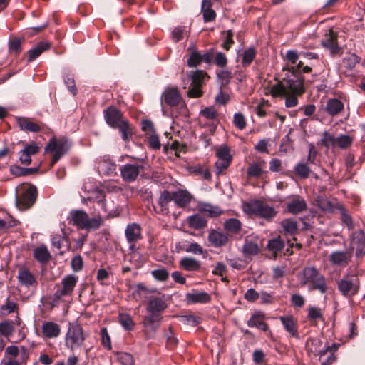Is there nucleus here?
Masks as SVG:
<instances>
[{
    "label": "nucleus",
    "mask_w": 365,
    "mask_h": 365,
    "mask_svg": "<svg viewBox=\"0 0 365 365\" xmlns=\"http://www.w3.org/2000/svg\"><path fill=\"white\" fill-rule=\"evenodd\" d=\"M13 322L12 321H4L0 323V333L6 336L9 337L13 332Z\"/></svg>",
    "instance_id": "3c124183"
},
{
    "label": "nucleus",
    "mask_w": 365,
    "mask_h": 365,
    "mask_svg": "<svg viewBox=\"0 0 365 365\" xmlns=\"http://www.w3.org/2000/svg\"><path fill=\"white\" fill-rule=\"evenodd\" d=\"M279 319L284 328V329L290 334L293 337L298 338L299 334L297 331V323L294 318L290 316H282Z\"/></svg>",
    "instance_id": "a878e982"
},
{
    "label": "nucleus",
    "mask_w": 365,
    "mask_h": 365,
    "mask_svg": "<svg viewBox=\"0 0 365 365\" xmlns=\"http://www.w3.org/2000/svg\"><path fill=\"white\" fill-rule=\"evenodd\" d=\"M78 282V277L74 274H68L62 279L61 287L54 293V299L58 300L66 296H71Z\"/></svg>",
    "instance_id": "f8f14e48"
},
{
    "label": "nucleus",
    "mask_w": 365,
    "mask_h": 365,
    "mask_svg": "<svg viewBox=\"0 0 365 365\" xmlns=\"http://www.w3.org/2000/svg\"><path fill=\"white\" fill-rule=\"evenodd\" d=\"M317 205L323 211L332 212L333 205L330 201L322 197H319L317 199Z\"/></svg>",
    "instance_id": "4d7b16f0"
},
{
    "label": "nucleus",
    "mask_w": 365,
    "mask_h": 365,
    "mask_svg": "<svg viewBox=\"0 0 365 365\" xmlns=\"http://www.w3.org/2000/svg\"><path fill=\"white\" fill-rule=\"evenodd\" d=\"M264 314L262 312H256L252 315L247 321V325L250 327H256L260 330L266 331L268 329L267 325L263 322Z\"/></svg>",
    "instance_id": "c85d7f7f"
},
{
    "label": "nucleus",
    "mask_w": 365,
    "mask_h": 365,
    "mask_svg": "<svg viewBox=\"0 0 365 365\" xmlns=\"http://www.w3.org/2000/svg\"><path fill=\"white\" fill-rule=\"evenodd\" d=\"M117 165L110 158H104L99 160L98 164V170L101 175L106 176H114L117 174L116 173Z\"/></svg>",
    "instance_id": "2eb2a0df"
},
{
    "label": "nucleus",
    "mask_w": 365,
    "mask_h": 365,
    "mask_svg": "<svg viewBox=\"0 0 365 365\" xmlns=\"http://www.w3.org/2000/svg\"><path fill=\"white\" fill-rule=\"evenodd\" d=\"M116 128H118L119 132L121 134L122 138L124 141L129 140L131 137V130L130 126L126 120H122L120 124L117 125Z\"/></svg>",
    "instance_id": "49530a36"
},
{
    "label": "nucleus",
    "mask_w": 365,
    "mask_h": 365,
    "mask_svg": "<svg viewBox=\"0 0 365 365\" xmlns=\"http://www.w3.org/2000/svg\"><path fill=\"white\" fill-rule=\"evenodd\" d=\"M117 359L123 365H133L134 364L133 356L127 352L118 353Z\"/></svg>",
    "instance_id": "864d4df0"
},
{
    "label": "nucleus",
    "mask_w": 365,
    "mask_h": 365,
    "mask_svg": "<svg viewBox=\"0 0 365 365\" xmlns=\"http://www.w3.org/2000/svg\"><path fill=\"white\" fill-rule=\"evenodd\" d=\"M352 255L348 251H334L330 254L329 259L331 264L344 267L350 261Z\"/></svg>",
    "instance_id": "ddd939ff"
},
{
    "label": "nucleus",
    "mask_w": 365,
    "mask_h": 365,
    "mask_svg": "<svg viewBox=\"0 0 365 365\" xmlns=\"http://www.w3.org/2000/svg\"><path fill=\"white\" fill-rule=\"evenodd\" d=\"M200 115L208 120L215 119L217 113L213 107H207L200 111Z\"/></svg>",
    "instance_id": "e2e57ef3"
},
{
    "label": "nucleus",
    "mask_w": 365,
    "mask_h": 365,
    "mask_svg": "<svg viewBox=\"0 0 365 365\" xmlns=\"http://www.w3.org/2000/svg\"><path fill=\"white\" fill-rule=\"evenodd\" d=\"M16 303L10 301L9 298L6 299V303L3 304L0 308V312L3 315H7L15 311L16 309Z\"/></svg>",
    "instance_id": "603ef678"
},
{
    "label": "nucleus",
    "mask_w": 365,
    "mask_h": 365,
    "mask_svg": "<svg viewBox=\"0 0 365 365\" xmlns=\"http://www.w3.org/2000/svg\"><path fill=\"white\" fill-rule=\"evenodd\" d=\"M224 227L226 230L230 232L237 233L241 230L242 224L239 220L236 218H230L225 222Z\"/></svg>",
    "instance_id": "a19ab883"
},
{
    "label": "nucleus",
    "mask_w": 365,
    "mask_h": 365,
    "mask_svg": "<svg viewBox=\"0 0 365 365\" xmlns=\"http://www.w3.org/2000/svg\"><path fill=\"white\" fill-rule=\"evenodd\" d=\"M180 266L187 272H197L201 268L200 261L191 257H184L179 262Z\"/></svg>",
    "instance_id": "393cba45"
},
{
    "label": "nucleus",
    "mask_w": 365,
    "mask_h": 365,
    "mask_svg": "<svg viewBox=\"0 0 365 365\" xmlns=\"http://www.w3.org/2000/svg\"><path fill=\"white\" fill-rule=\"evenodd\" d=\"M281 225L286 235H294L297 232L298 226L294 220L288 218L282 221Z\"/></svg>",
    "instance_id": "4c0bfd02"
},
{
    "label": "nucleus",
    "mask_w": 365,
    "mask_h": 365,
    "mask_svg": "<svg viewBox=\"0 0 365 365\" xmlns=\"http://www.w3.org/2000/svg\"><path fill=\"white\" fill-rule=\"evenodd\" d=\"M227 235L220 231L210 230L208 235V241L215 247L223 246L227 242Z\"/></svg>",
    "instance_id": "412c9836"
},
{
    "label": "nucleus",
    "mask_w": 365,
    "mask_h": 365,
    "mask_svg": "<svg viewBox=\"0 0 365 365\" xmlns=\"http://www.w3.org/2000/svg\"><path fill=\"white\" fill-rule=\"evenodd\" d=\"M219 160L231 161L232 157L230 154V150L226 147H222L217 150L216 153Z\"/></svg>",
    "instance_id": "0e129e2a"
},
{
    "label": "nucleus",
    "mask_w": 365,
    "mask_h": 365,
    "mask_svg": "<svg viewBox=\"0 0 365 365\" xmlns=\"http://www.w3.org/2000/svg\"><path fill=\"white\" fill-rule=\"evenodd\" d=\"M336 138L332 134L328 132H324L321 139L322 145L327 148L336 147Z\"/></svg>",
    "instance_id": "8fccbe9b"
},
{
    "label": "nucleus",
    "mask_w": 365,
    "mask_h": 365,
    "mask_svg": "<svg viewBox=\"0 0 365 365\" xmlns=\"http://www.w3.org/2000/svg\"><path fill=\"white\" fill-rule=\"evenodd\" d=\"M9 51L17 54L21 51V41L19 38H15L10 41L9 46Z\"/></svg>",
    "instance_id": "774afa93"
},
{
    "label": "nucleus",
    "mask_w": 365,
    "mask_h": 365,
    "mask_svg": "<svg viewBox=\"0 0 365 365\" xmlns=\"http://www.w3.org/2000/svg\"><path fill=\"white\" fill-rule=\"evenodd\" d=\"M302 285L310 284V289L325 294L328 290L326 278L314 266L306 267L297 274Z\"/></svg>",
    "instance_id": "7ed1b4c3"
},
{
    "label": "nucleus",
    "mask_w": 365,
    "mask_h": 365,
    "mask_svg": "<svg viewBox=\"0 0 365 365\" xmlns=\"http://www.w3.org/2000/svg\"><path fill=\"white\" fill-rule=\"evenodd\" d=\"M173 201L179 207H186L191 201L192 196L186 190H180L173 193Z\"/></svg>",
    "instance_id": "b1692460"
},
{
    "label": "nucleus",
    "mask_w": 365,
    "mask_h": 365,
    "mask_svg": "<svg viewBox=\"0 0 365 365\" xmlns=\"http://www.w3.org/2000/svg\"><path fill=\"white\" fill-rule=\"evenodd\" d=\"M18 279L20 283L24 286L29 287L36 284L33 274L27 269H21L19 272Z\"/></svg>",
    "instance_id": "e433bc0d"
},
{
    "label": "nucleus",
    "mask_w": 365,
    "mask_h": 365,
    "mask_svg": "<svg viewBox=\"0 0 365 365\" xmlns=\"http://www.w3.org/2000/svg\"><path fill=\"white\" fill-rule=\"evenodd\" d=\"M202 63L201 54L198 51H191L187 65L190 67H196Z\"/></svg>",
    "instance_id": "bf43d9fd"
},
{
    "label": "nucleus",
    "mask_w": 365,
    "mask_h": 365,
    "mask_svg": "<svg viewBox=\"0 0 365 365\" xmlns=\"http://www.w3.org/2000/svg\"><path fill=\"white\" fill-rule=\"evenodd\" d=\"M287 211L294 215L301 213L307 210L306 201L300 196H294L287 202Z\"/></svg>",
    "instance_id": "4468645a"
},
{
    "label": "nucleus",
    "mask_w": 365,
    "mask_h": 365,
    "mask_svg": "<svg viewBox=\"0 0 365 365\" xmlns=\"http://www.w3.org/2000/svg\"><path fill=\"white\" fill-rule=\"evenodd\" d=\"M205 75V73L201 70L187 73V84L190 81L187 91V96L190 98H199L202 95L201 87Z\"/></svg>",
    "instance_id": "0eeeda50"
},
{
    "label": "nucleus",
    "mask_w": 365,
    "mask_h": 365,
    "mask_svg": "<svg viewBox=\"0 0 365 365\" xmlns=\"http://www.w3.org/2000/svg\"><path fill=\"white\" fill-rule=\"evenodd\" d=\"M36 196V187L29 185L23 190L22 192L16 195V205L21 210L29 209L34 204Z\"/></svg>",
    "instance_id": "9d476101"
},
{
    "label": "nucleus",
    "mask_w": 365,
    "mask_h": 365,
    "mask_svg": "<svg viewBox=\"0 0 365 365\" xmlns=\"http://www.w3.org/2000/svg\"><path fill=\"white\" fill-rule=\"evenodd\" d=\"M162 98L165 103L170 106H175L181 100V96L176 88H167L163 93Z\"/></svg>",
    "instance_id": "5701e85b"
},
{
    "label": "nucleus",
    "mask_w": 365,
    "mask_h": 365,
    "mask_svg": "<svg viewBox=\"0 0 365 365\" xmlns=\"http://www.w3.org/2000/svg\"><path fill=\"white\" fill-rule=\"evenodd\" d=\"M294 170L302 178H308L311 173L309 168L302 163L297 164L294 168Z\"/></svg>",
    "instance_id": "09e8293b"
},
{
    "label": "nucleus",
    "mask_w": 365,
    "mask_h": 365,
    "mask_svg": "<svg viewBox=\"0 0 365 365\" xmlns=\"http://www.w3.org/2000/svg\"><path fill=\"white\" fill-rule=\"evenodd\" d=\"M101 336L102 345L108 350H110L112 345L110 338L106 328L103 327L101 329Z\"/></svg>",
    "instance_id": "13d9d810"
},
{
    "label": "nucleus",
    "mask_w": 365,
    "mask_h": 365,
    "mask_svg": "<svg viewBox=\"0 0 365 365\" xmlns=\"http://www.w3.org/2000/svg\"><path fill=\"white\" fill-rule=\"evenodd\" d=\"M119 322L126 330H132L134 327V322L128 314L122 313L119 314Z\"/></svg>",
    "instance_id": "de8ad7c7"
},
{
    "label": "nucleus",
    "mask_w": 365,
    "mask_h": 365,
    "mask_svg": "<svg viewBox=\"0 0 365 365\" xmlns=\"http://www.w3.org/2000/svg\"><path fill=\"white\" fill-rule=\"evenodd\" d=\"M69 142L64 138L52 139L45 148V152L52 153L53 154L51 160V166H53L63 155H65L69 148Z\"/></svg>",
    "instance_id": "1a4fd4ad"
},
{
    "label": "nucleus",
    "mask_w": 365,
    "mask_h": 365,
    "mask_svg": "<svg viewBox=\"0 0 365 365\" xmlns=\"http://www.w3.org/2000/svg\"><path fill=\"white\" fill-rule=\"evenodd\" d=\"M351 245L356 249V255H360L365 247V233L361 230L355 231L351 237Z\"/></svg>",
    "instance_id": "6ab92c4d"
},
{
    "label": "nucleus",
    "mask_w": 365,
    "mask_h": 365,
    "mask_svg": "<svg viewBox=\"0 0 365 365\" xmlns=\"http://www.w3.org/2000/svg\"><path fill=\"white\" fill-rule=\"evenodd\" d=\"M121 113L114 107H109L104 110V117L106 123L113 128H116L123 120Z\"/></svg>",
    "instance_id": "f3484780"
},
{
    "label": "nucleus",
    "mask_w": 365,
    "mask_h": 365,
    "mask_svg": "<svg viewBox=\"0 0 365 365\" xmlns=\"http://www.w3.org/2000/svg\"><path fill=\"white\" fill-rule=\"evenodd\" d=\"M51 44L48 42H40L36 46L29 51L28 61L31 62L38 57L43 51L48 50Z\"/></svg>",
    "instance_id": "473e14b6"
},
{
    "label": "nucleus",
    "mask_w": 365,
    "mask_h": 365,
    "mask_svg": "<svg viewBox=\"0 0 365 365\" xmlns=\"http://www.w3.org/2000/svg\"><path fill=\"white\" fill-rule=\"evenodd\" d=\"M152 275L159 281H166L169 277L168 272L165 269L153 270L152 271Z\"/></svg>",
    "instance_id": "69168bd1"
},
{
    "label": "nucleus",
    "mask_w": 365,
    "mask_h": 365,
    "mask_svg": "<svg viewBox=\"0 0 365 365\" xmlns=\"http://www.w3.org/2000/svg\"><path fill=\"white\" fill-rule=\"evenodd\" d=\"M344 109V103L336 99H329L326 105L325 110L331 116L336 115Z\"/></svg>",
    "instance_id": "2f4dec72"
},
{
    "label": "nucleus",
    "mask_w": 365,
    "mask_h": 365,
    "mask_svg": "<svg viewBox=\"0 0 365 365\" xmlns=\"http://www.w3.org/2000/svg\"><path fill=\"white\" fill-rule=\"evenodd\" d=\"M338 289L344 297H351L359 291V280L356 276L344 277L338 282Z\"/></svg>",
    "instance_id": "9b49d317"
},
{
    "label": "nucleus",
    "mask_w": 365,
    "mask_h": 365,
    "mask_svg": "<svg viewBox=\"0 0 365 365\" xmlns=\"http://www.w3.org/2000/svg\"><path fill=\"white\" fill-rule=\"evenodd\" d=\"M200 212L206 214L210 217H215L222 214L223 211L220 207L210 203H200L198 205Z\"/></svg>",
    "instance_id": "7c9ffc66"
},
{
    "label": "nucleus",
    "mask_w": 365,
    "mask_h": 365,
    "mask_svg": "<svg viewBox=\"0 0 365 365\" xmlns=\"http://www.w3.org/2000/svg\"><path fill=\"white\" fill-rule=\"evenodd\" d=\"M39 147L36 144L26 145L25 148L21 150L19 154V160L22 164L28 165L31 162V155L38 153Z\"/></svg>",
    "instance_id": "aec40b11"
},
{
    "label": "nucleus",
    "mask_w": 365,
    "mask_h": 365,
    "mask_svg": "<svg viewBox=\"0 0 365 365\" xmlns=\"http://www.w3.org/2000/svg\"><path fill=\"white\" fill-rule=\"evenodd\" d=\"M18 221L14 219L11 216L9 215L5 219L0 218V230L6 228L12 227L17 225Z\"/></svg>",
    "instance_id": "052dcab7"
},
{
    "label": "nucleus",
    "mask_w": 365,
    "mask_h": 365,
    "mask_svg": "<svg viewBox=\"0 0 365 365\" xmlns=\"http://www.w3.org/2000/svg\"><path fill=\"white\" fill-rule=\"evenodd\" d=\"M285 58L292 64L288 68L289 74L282 81L272 86L270 92L273 97L285 98V106L293 108L298 104V97L304 92V78L300 72L303 63L299 61V55L295 50L287 51Z\"/></svg>",
    "instance_id": "f257e3e1"
},
{
    "label": "nucleus",
    "mask_w": 365,
    "mask_h": 365,
    "mask_svg": "<svg viewBox=\"0 0 365 365\" xmlns=\"http://www.w3.org/2000/svg\"><path fill=\"white\" fill-rule=\"evenodd\" d=\"M256 56V51L254 48L250 47L246 49L242 55V65L243 67H247L252 62Z\"/></svg>",
    "instance_id": "c03bdc74"
},
{
    "label": "nucleus",
    "mask_w": 365,
    "mask_h": 365,
    "mask_svg": "<svg viewBox=\"0 0 365 365\" xmlns=\"http://www.w3.org/2000/svg\"><path fill=\"white\" fill-rule=\"evenodd\" d=\"M284 246V241L279 237L269 240L267 243L268 249L274 254L281 252Z\"/></svg>",
    "instance_id": "37998d69"
},
{
    "label": "nucleus",
    "mask_w": 365,
    "mask_h": 365,
    "mask_svg": "<svg viewBox=\"0 0 365 365\" xmlns=\"http://www.w3.org/2000/svg\"><path fill=\"white\" fill-rule=\"evenodd\" d=\"M233 124L239 130H244L247 125L245 116L241 113H237L233 116Z\"/></svg>",
    "instance_id": "6e6d98bb"
},
{
    "label": "nucleus",
    "mask_w": 365,
    "mask_h": 365,
    "mask_svg": "<svg viewBox=\"0 0 365 365\" xmlns=\"http://www.w3.org/2000/svg\"><path fill=\"white\" fill-rule=\"evenodd\" d=\"M131 159L135 160L136 163H126L120 168L121 177L126 182H134L147 165V163L143 158L131 157Z\"/></svg>",
    "instance_id": "423d86ee"
},
{
    "label": "nucleus",
    "mask_w": 365,
    "mask_h": 365,
    "mask_svg": "<svg viewBox=\"0 0 365 365\" xmlns=\"http://www.w3.org/2000/svg\"><path fill=\"white\" fill-rule=\"evenodd\" d=\"M67 220L69 224L76 226L78 230H97L103 224V218L100 215L90 218L88 215L81 210L70 211Z\"/></svg>",
    "instance_id": "20e7f679"
},
{
    "label": "nucleus",
    "mask_w": 365,
    "mask_h": 365,
    "mask_svg": "<svg viewBox=\"0 0 365 365\" xmlns=\"http://www.w3.org/2000/svg\"><path fill=\"white\" fill-rule=\"evenodd\" d=\"M353 143V138L347 135H340L336 138V147L341 149L349 148Z\"/></svg>",
    "instance_id": "a18cd8bd"
},
{
    "label": "nucleus",
    "mask_w": 365,
    "mask_h": 365,
    "mask_svg": "<svg viewBox=\"0 0 365 365\" xmlns=\"http://www.w3.org/2000/svg\"><path fill=\"white\" fill-rule=\"evenodd\" d=\"M86 334L83 327L77 322H69L65 335V346L75 351L84 345Z\"/></svg>",
    "instance_id": "39448f33"
},
{
    "label": "nucleus",
    "mask_w": 365,
    "mask_h": 365,
    "mask_svg": "<svg viewBox=\"0 0 365 365\" xmlns=\"http://www.w3.org/2000/svg\"><path fill=\"white\" fill-rule=\"evenodd\" d=\"M173 200V194L168 190H164L161 192L158 199V205L161 207V211H168V204Z\"/></svg>",
    "instance_id": "ea45409f"
},
{
    "label": "nucleus",
    "mask_w": 365,
    "mask_h": 365,
    "mask_svg": "<svg viewBox=\"0 0 365 365\" xmlns=\"http://www.w3.org/2000/svg\"><path fill=\"white\" fill-rule=\"evenodd\" d=\"M245 212L258 215L267 220L272 219L277 214L275 210L259 200H253L243 206Z\"/></svg>",
    "instance_id": "6e6552de"
},
{
    "label": "nucleus",
    "mask_w": 365,
    "mask_h": 365,
    "mask_svg": "<svg viewBox=\"0 0 365 365\" xmlns=\"http://www.w3.org/2000/svg\"><path fill=\"white\" fill-rule=\"evenodd\" d=\"M42 334L44 338L53 339L58 337L61 334L60 326L53 322H45L43 323Z\"/></svg>",
    "instance_id": "a211bd4d"
},
{
    "label": "nucleus",
    "mask_w": 365,
    "mask_h": 365,
    "mask_svg": "<svg viewBox=\"0 0 365 365\" xmlns=\"http://www.w3.org/2000/svg\"><path fill=\"white\" fill-rule=\"evenodd\" d=\"M186 222L189 227L195 230L203 229L206 227L207 225V220L204 217L198 214H195L191 216H189L187 218Z\"/></svg>",
    "instance_id": "bb28decb"
},
{
    "label": "nucleus",
    "mask_w": 365,
    "mask_h": 365,
    "mask_svg": "<svg viewBox=\"0 0 365 365\" xmlns=\"http://www.w3.org/2000/svg\"><path fill=\"white\" fill-rule=\"evenodd\" d=\"M125 237L130 244L138 242L142 237L140 226L137 223L128 225L125 229Z\"/></svg>",
    "instance_id": "4be33fe9"
},
{
    "label": "nucleus",
    "mask_w": 365,
    "mask_h": 365,
    "mask_svg": "<svg viewBox=\"0 0 365 365\" xmlns=\"http://www.w3.org/2000/svg\"><path fill=\"white\" fill-rule=\"evenodd\" d=\"M64 83L67 86L68 89L70 92L72 93L73 95H76L77 93V89L76 87L74 78L72 75H67L64 77Z\"/></svg>",
    "instance_id": "338daca9"
},
{
    "label": "nucleus",
    "mask_w": 365,
    "mask_h": 365,
    "mask_svg": "<svg viewBox=\"0 0 365 365\" xmlns=\"http://www.w3.org/2000/svg\"><path fill=\"white\" fill-rule=\"evenodd\" d=\"M317 355L321 365H328L335 361L336 357L332 352H327L324 349L319 350Z\"/></svg>",
    "instance_id": "79ce46f5"
},
{
    "label": "nucleus",
    "mask_w": 365,
    "mask_h": 365,
    "mask_svg": "<svg viewBox=\"0 0 365 365\" xmlns=\"http://www.w3.org/2000/svg\"><path fill=\"white\" fill-rule=\"evenodd\" d=\"M262 243L259 240L246 239L242 246V252L245 257L257 255L261 249Z\"/></svg>",
    "instance_id": "dca6fc26"
},
{
    "label": "nucleus",
    "mask_w": 365,
    "mask_h": 365,
    "mask_svg": "<svg viewBox=\"0 0 365 365\" xmlns=\"http://www.w3.org/2000/svg\"><path fill=\"white\" fill-rule=\"evenodd\" d=\"M211 0H202L201 10L203 13V19L205 22L212 21L216 17L215 11L211 9Z\"/></svg>",
    "instance_id": "f704fd0d"
},
{
    "label": "nucleus",
    "mask_w": 365,
    "mask_h": 365,
    "mask_svg": "<svg viewBox=\"0 0 365 365\" xmlns=\"http://www.w3.org/2000/svg\"><path fill=\"white\" fill-rule=\"evenodd\" d=\"M18 125L22 130L37 133L41 130V126L25 117H19L16 119Z\"/></svg>",
    "instance_id": "cd10ccee"
},
{
    "label": "nucleus",
    "mask_w": 365,
    "mask_h": 365,
    "mask_svg": "<svg viewBox=\"0 0 365 365\" xmlns=\"http://www.w3.org/2000/svg\"><path fill=\"white\" fill-rule=\"evenodd\" d=\"M186 299L188 304L207 303L210 302V297L205 292H194L187 293Z\"/></svg>",
    "instance_id": "c756f323"
},
{
    "label": "nucleus",
    "mask_w": 365,
    "mask_h": 365,
    "mask_svg": "<svg viewBox=\"0 0 365 365\" xmlns=\"http://www.w3.org/2000/svg\"><path fill=\"white\" fill-rule=\"evenodd\" d=\"M322 45L331 51H335L337 49L336 35L332 29H329L325 35L324 38L322 41Z\"/></svg>",
    "instance_id": "c9c22d12"
},
{
    "label": "nucleus",
    "mask_w": 365,
    "mask_h": 365,
    "mask_svg": "<svg viewBox=\"0 0 365 365\" xmlns=\"http://www.w3.org/2000/svg\"><path fill=\"white\" fill-rule=\"evenodd\" d=\"M263 173V170L257 163H252L247 168V174L250 177L258 178Z\"/></svg>",
    "instance_id": "5fc2aeb1"
},
{
    "label": "nucleus",
    "mask_w": 365,
    "mask_h": 365,
    "mask_svg": "<svg viewBox=\"0 0 365 365\" xmlns=\"http://www.w3.org/2000/svg\"><path fill=\"white\" fill-rule=\"evenodd\" d=\"M34 257L38 262L45 264L50 259L51 255L46 245H41L34 249Z\"/></svg>",
    "instance_id": "72a5a7b5"
},
{
    "label": "nucleus",
    "mask_w": 365,
    "mask_h": 365,
    "mask_svg": "<svg viewBox=\"0 0 365 365\" xmlns=\"http://www.w3.org/2000/svg\"><path fill=\"white\" fill-rule=\"evenodd\" d=\"M168 307L165 296L150 297L148 302L146 309L150 314L143 320L145 335L152 338L159 328L162 319L161 313Z\"/></svg>",
    "instance_id": "f03ea898"
},
{
    "label": "nucleus",
    "mask_w": 365,
    "mask_h": 365,
    "mask_svg": "<svg viewBox=\"0 0 365 365\" xmlns=\"http://www.w3.org/2000/svg\"><path fill=\"white\" fill-rule=\"evenodd\" d=\"M65 241V237L60 234L53 235L51 237L52 246L57 250H61L62 248Z\"/></svg>",
    "instance_id": "680f3d73"
},
{
    "label": "nucleus",
    "mask_w": 365,
    "mask_h": 365,
    "mask_svg": "<svg viewBox=\"0 0 365 365\" xmlns=\"http://www.w3.org/2000/svg\"><path fill=\"white\" fill-rule=\"evenodd\" d=\"M185 243L182 248L185 252L194 255H202L204 253L202 247L197 242L185 241Z\"/></svg>",
    "instance_id": "58836bf2"
}]
</instances>
